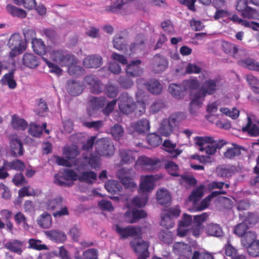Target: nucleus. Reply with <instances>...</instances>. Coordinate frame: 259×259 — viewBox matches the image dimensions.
I'll return each instance as SVG.
<instances>
[{
	"mask_svg": "<svg viewBox=\"0 0 259 259\" xmlns=\"http://www.w3.org/2000/svg\"><path fill=\"white\" fill-rule=\"evenodd\" d=\"M116 175L125 188L131 190L137 188V184L133 180L135 173L132 169L125 167L120 168L117 171Z\"/></svg>",
	"mask_w": 259,
	"mask_h": 259,
	"instance_id": "obj_10",
	"label": "nucleus"
},
{
	"mask_svg": "<svg viewBox=\"0 0 259 259\" xmlns=\"http://www.w3.org/2000/svg\"><path fill=\"white\" fill-rule=\"evenodd\" d=\"M173 250L176 253L187 257L191 254L190 246L182 242L175 243L173 245Z\"/></svg>",
	"mask_w": 259,
	"mask_h": 259,
	"instance_id": "obj_27",
	"label": "nucleus"
},
{
	"mask_svg": "<svg viewBox=\"0 0 259 259\" xmlns=\"http://www.w3.org/2000/svg\"><path fill=\"white\" fill-rule=\"evenodd\" d=\"M10 146L15 155H23V150L22 143L17 138H14L11 140Z\"/></svg>",
	"mask_w": 259,
	"mask_h": 259,
	"instance_id": "obj_48",
	"label": "nucleus"
},
{
	"mask_svg": "<svg viewBox=\"0 0 259 259\" xmlns=\"http://www.w3.org/2000/svg\"><path fill=\"white\" fill-rule=\"evenodd\" d=\"M201 80L206 79L203 81L200 90L196 92L197 94L205 99L207 95L214 94L219 88V81L217 79H208L209 73L204 72L200 76Z\"/></svg>",
	"mask_w": 259,
	"mask_h": 259,
	"instance_id": "obj_5",
	"label": "nucleus"
},
{
	"mask_svg": "<svg viewBox=\"0 0 259 259\" xmlns=\"http://www.w3.org/2000/svg\"><path fill=\"white\" fill-rule=\"evenodd\" d=\"M38 225L42 228L49 229L52 225V218L48 212H44L37 219Z\"/></svg>",
	"mask_w": 259,
	"mask_h": 259,
	"instance_id": "obj_34",
	"label": "nucleus"
},
{
	"mask_svg": "<svg viewBox=\"0 0 259 259\" xmlns=\"http://www.w3.org/2000/svg\"><path fill=\"white\" fill-rule=\"evenodd\" d=\"M240 154V148L236 145L233 144L232 147L227 149L224 152V156L227 159H233Z\"/></svg>",
	"mask_w": 259,
	"mask_h": 259,
	"instance_id": "obj_52",
	"label": "nucleus"
},
{
	"mask_svg": "<svg viewBox=\"0 0 259 259\" xmlns=\"http://www.w3.org/2000/svg\"><path fill=\"white\" fill-rule=\"evenodd\" d=\"M168 91L172 97L178 100L183 99L185 95V92L182 84H170Z\"/></svg>",
	"mask_w": 259,
	"mask_h": 259,
	"instance_id": "obj_25",
	"label": "nucleus"
},
{
	"mask_svg": "<svg viewBox=\"0 0 259 259\" xmlns=\"http://www.w3.org/2000/svg\"><path fill=\"white\" fill-rule=\"evenodd\" d=\"M242 236L241 239L242 244L243 246L246 247L247 249L257 241L256 240V236L255 234L251 231L246 232Z\"/></svg>",
	"mask_w": 259,
	"mask_h": 259,
	"instance_id": "obj_39",
	"label": "nucleus"
},
{
	"mask_svg": "<svg viewBox=\"0 0 259 259\" xmlns=\"http://www.w3.org/2000/svg\"><path fill=\"white\" fill-rule=\"evenodd\" d=\"M121 185L116 181H109L105 185V188L107 191L111 193H116L120 191L121 188Z\"/></svg>",
	"mask_w": 259,
	"mask_h": 259,
	"instance_id": "obj_53",
	"label": "nucleus"
},
{
	"mask_svg": "<svg viewBox=\"0 0 259 259\" xmlns=\"http://www.w3.org/2000/svg\"><path fill=\"white\" fill-rule=\"evenodd\" d=\"M76 180H79V174L70 169H65L60 171L54 177V183L59 186H70Z\"/></svg>",
	"mask_w": 259,
	"mask_h": 259,
	"instance_id": "obj_7",
	"label": "nucleus"
},
{
	"mask_svg": "<svg viewBox=\"0 0 259 259\" xmlns=\"http://www.w3.org/2000/svg\"><path fill=\"white\" fill-rule=\"evenodd\" d=\"M157 199L160 204L164 205L170 201L171 196L167 190L161 189L157 192Z\"/></svg>",
	"mask_w": 259,
	"mask_h": 259,
	"instance_id": "obj_40",
	"label": "nucleus"
},
{
	"mask_svg": "<svg viewBox=\"0 0 259 259\" xmlns=\"http://www.w3.org/2000/svg\"><path fill=\"white\" fill-rule=\"evenodd\" d=\"M23 242L17 239L10 240L5 244V247L9 250L19 255L23 252Z\"/></svg>",
	"mask_w": 259,
	"mask_h": 259,
	"instance_id": "obj_28",
	"label": "nucleus"
},
{
	"mask_svg": "<svg viewBox=\"0 0 259 259\" xmlns=\"http://www.w3.org/2000/svg\"><path fill=\"white\" fill-rule=\"evenodd\" d=\"M47 126L46 123H44L42 126L37 125L34 123H31L29 128V133L33 137H38L42 133L43 129H45Z\"/></svg>",
	"mask_w": 259,
	"mask_h": 259,
	"instance_id": "obj_55",
	"label": "nucleus"
},
{
	"mask_svg": "<svg viewBox=\"0 0 259 259\" xmlns=\"http://www.w3.org/2000/svg\"><path fill=\"white\" fill-rule=\"evenodd\" d=\"M185 118L186 116L184 114L182 113H178L171 115L169 118L166 119L169 121V123L174 127Z\"/></svg>",
	"mask_w": 259,
	"mask_h": 259,
	"instance_id": "obj_62",
	"label": "nucleus"
},
{
	"mask_svg": "<svg viewBox=\"0 0 259 259\" xmlns=\"http://www.w3.org/2000/svg\"><path fill=\"white\" fill-rule=\"evenodd\" d=\"M235 169V167L232 165H221L217 168V172L220 177L228 178L234 174Z\"/></svg>",
	"mask_w": 259,
	"mask_h": 259,
	"instance_id": "obj_36",
	"label": "nucleus"
},
{
	"mask_svg": "<svg viewBox=\"0 0 259 259\" xmlns=\"http://www.w3.org/2000/svg\"><path fill=\"white\" fill-rule=\"evenodd\" d=\"M134 127L137 132L144 133L149 130L150 123L148 119H142L135 123L134 124Z\"/></svg>",
	"mask_w": 259,
	"mask_h": 259,
	"instance_id": "obj_42",
	"label": "nucleus"
},
{
	"mask_svg": "<svg viewBox=\"0 0 259 259\" xmlns=\"http://www.w3.org/2000/svg\"><path fill=\"white\" fill-rule=\"evenodd\" d=\"M31 43L34 52L38 55H46L50 57V52H53L54 51L51 47L46 48L44 42L40 39L34 38Z\"/></svg>",
	"mask_w": 259,
	"mask_h": 259,
	"instance_id": "obj_19",
	"label": "nucleus"
},
{
	"mask_svg": "<svg viewBox=\"0 0 259 259\" xmlns=\"http://www.w3.org/2000/svg\"><path fill=\"white\" fill-rule=\"evenodd\" d=\"M63 153L68 159L57 156L56 160L58 164L68 167L72 165H78L79 164L76 160L70 161L71 159H74L79 154V151L76 146L73 145L65 147L63 150Z\"/></svg>",
	"mask_w": 259,
	"mask_h": 259,
	"instance_id": "obj_4",
	"label": "nucleus"
},
{
	"mask_svg": "<svg viewBox=\"0 0 259 259\" xmlns=\"http://www.w3.org/2000/svg\"><path fill=\"white\" fill-rule=\"evenodd\" d=\"M114 229L120 237L123 239L129 237H140L142 235V229L140 227L128 226L124 227L120 225H116L114 227Z\"/></svg>",
	"mask_w": 259,
	"mask_h": 259,
	"instance_id": "obj_12",
	"label": "nucleus"
},
{
	"mask_svg": "<svg viewBox=\"0 0 259 259\" xmlns=\"http://www.w3.org/2000/svg\"><path fill=\"white\" fill-rule=\"evenodd\" d=\"M160 165V161L158 158H151L145 156L140 157L136 162L137 166H140L145 170H154Z\"/></svg>",
	"mask_w": 259,
	"mask_h": 259,
	"instance_id": "obj_14",
	"label": "nucleus"
},
{
	"mask_svg": "<svg viewBox=\"0 0 259 259\" xmlns=\"http://www.w3.org/2000/svg\"><path fill=\"white\" fill-rule=\"evenodd\" d=\"M144 42V36L139 34L136 37L135 42L127 49L125 44L124 38L120 35H117L113 40V45L115 49L121 51L124 50L127 55L131 56L136 50L143 49Z\"/></svg>",
	"mask_w": 259,
	"mask_h": 259,
	"instance_id": "obj_3",
	"label": "nucleus"
},
{
	"mask_svg": "<svg viewBox=\"0 0 259 259\" xmlns=\"http://www.w3.org/2000/svg\"><path fill=\"white\" fill-rule=\"evenodd\" d=\"M142 97V95L141 93L138 92L136 94L137 104H135V107L134 109V111L135 112L136 115L139 116L143 114L146 111L145 103L140 101L141 98Z\"/></svg>",
	"mask_w": 259,
	"mask_h": 259,
	"instance_id": "obj_45",
	"label": "nucleus"
},
{
	"mask_svg": "<svg viewBox=\"0 0 259 259\" xmlns=\"http://www.w3.org/2000/svg\"><path fill=\"white\" fill-rule=\"evenodd\" d=\"M147 88L152 94L158 95L162 92V85L158 80H152L148 83Z\"/></svg>",
	"mask_w": 259,
	"mask_h": 259,
	"instance_id": "obj_46",
	"label": "nucleus"
},
{
	"mask_svg": "<svg viewBox=\"0 0 259 259\" xmlns=\"http://www.w3.org/2000/svg\"><path fill=\"white\" fill-rule=\"evenodd\" d=\"M11 124L14 128L18 130H23L27 126L26 122L15 115L12 116Z\"/></svg>",
	"mask_w": 259,
	"mask_h": 259,
	"instance_id": "obj_57",
	"label": "nucleus"
},
{
	"mask_svg": "<svg viewBox=\"0 0 259 259\" xmlns=\"http://www.w3.org/2000/svg\"><path fill=\"white\" fill-rule=\"evenodd\" d=\"M227 142L223 140H220L218 141L213 140L212 143H209L204 147L203 152H204L207 155H213L215 153L217 149L221 148Z\"/></svg>",
	"mask_w": 259,
	"mask_h": 259,
	"instance_id": "obj_30",
	"label": "nucleus"
},
{
	"mask_svg": "<svg viewBox=\"0 0 259 259\" xmlns=\"http://www.w3.org/2000/svg\"><path fill=\"white\" fill-rule=\"evenodd\" d=\"M195 144L199 147V150L203 152L204 146L213 142V138L210 136L195 137L194 138Z\"/></svg>",
	"mask_w": 259,
	"mask_h": 259,
	"instance_id": "obj_37",
	"label": "nucleus"
},
{
	"mask_svg": "<svg viewBox=\"0 0 259 259\" xmlns=\"http://www.w3.org/2000/svg\"><path fill=\"white\" fill-rule=\"evenodd\" d=\"M102 64V58L99 56L91 55L87 57L83 60V65L88 68H97Z\"/></svg>",
	"mask_w": 259,
	"mask_h": 259,
	"instance_id": "obj_33",
	"label": "nucleus"
},
{
	"mask_svg": "<svg viewBox=\"0 0 259 259\" xmlns=\"http://www.w3.org/2000/svg\"><path fill=\"white\" fill-rule=\"evenodd\" d=\"M23 63L29 68H34L38 65V61L33 55L25 54L23 56Z\"/></svg>",
	"mask_w": 259,
	"mask_h": 259,
	"instance_id": "obj_43",
	"label": "nucleus"
},
{
	"mask_svg": "<svg viewBox=\"0 0 259 259\" xmlns=\"http://www.w3.org/2000/svg\"><path fill=\"white\" fill-rule=\"evenodd\" d=\"M118 106L121 112L129 114L134 111L135 103L133 99L126 93H123L118 98Z\"/></svg>",
	"mask_w": 259,
	"mask_h": 259,
	"instance_id": "obj_15",
	"label": "nucleus"
},
{
	"mask_svg": "<svg viewBox=\"0 0 259 259\" xmlns=\"http://www.w3.org/2000/svg\"><path fill=\"white\" fill-rule=\"evenodd\" d=\"M156 178L152 175L142 176L140 178L139 193L142 196H137L133 199V203L136 206H144L148 201V195L155 187Z\"/></svg>",
	"mask_w": 259,
	"mask_h": 259,
	"instance_id": "obj_2",
	"label": "nucleus"
},
{
	"mask_svg": "<svg viewBox=\"0 0 259 259\" xmlns=\"http://www.w3.org/2000/svg\"><path fill=\"white\" fill-rule=\"evenodd\" d=\"M100 158L91 155L89 157H84L83 160L78 165V170H83L79 173V181L87 183H92L97 179V175L93 171L85 170L88 166L92 168H96L100 166Z\"/></svg>",
	"mask_w": 259,
	"mask_h": 259,
	"instance_id": "obj_1",
	"label": "nucleus"
},
{
	"mask_svg": "<svg viewBox=\"0 0 259 259\" xmlns=\"http://www.w3.org/2000/svg\"><path fill=\"white\" fill-rule=\"evenodd\" d=\"M106 103L105 98H93L91 99L90 103L88 107V111L90 114H92V111L98 110L102 108Z\"/></svg>",
	"mask_w": 259,
	"mask_h": 259,
	"instance_id": "obj_35",
	"label": "nucleus"
},
{
	"mask_svg": "<svg viewBox=\"0 0 259 259\" xmlns=\"http://www.w3.org/2000/svg\"><path fill=\"white\" fill-rule=\"evenodd\" d=\"M228 18L233 21L235 23H237L241 25L244 26L246 27L251 28L252 29L254 30H259V23L256 22H249L246 20H243L236 15H231L230 13V15L228 16Z\"/></svg>",
	"mask_w": 259,
	"mask_h": 259,
	"instance_id": "obj_31",
	"label": "nucleus"
},
{
	"mask_svg": "<svg viewBox=\"0 0 259 259\" xmlns=\"http://www.w3.org/2000/svg\"><path fill=\"white\" fill-rule=\"evenodd\" d=\"M136 156V152L132 151L123 150L120 152V158L122 164L131 162L134 161Z\"/></svg>",
	"mask_w": 259,
	"mask_h": 259,
	"instance_id": "obj_49",
	"label": "nucleus"
},
{
	"mask_svg": "<svg viewBox=\"0 0 259 259\" xmlns=\"http://www.w3.org/2000/svg\"><path fill=\"white\" fill-rule=\"evenodd\" d=\"M247 119V124L245 127H242V130L247 132L251 136H259V121H255L253 116H248Z\"/></svg>",
	"mask_w": 259,
	"mask_h": 259,
	"instance_id": "obj_21",
	"label": "nucleus"
},
{
	"mask_svg": "<svg viewBox=\"0 0 259 259\" xmlns=\"http://www.w3.org/2000/svg\"><path fill=\"white\" fill-rule=\"evenodd\" d=\"M47 237L56 243H64L67 240L66 234L59 230H51L45 232Z\"/></svg>",
	"mask_w": 259,
	"mask_h": 259,
	"instance_id": "obj_22",
	"label": "nucleus"
},
{
	"mask_svg": "<svg viewBox=\"0 0 259 259\" xmlns=\"http://www.w3.org/2000/svg\"><path fill=\"white\" fill-rule=\"evenodd\" d=\"M5 166L9 169H14L18 171H23L25 167L24 163L20 160H16L10 162H5Z\"/></svg>",
	"mask_w": 259,
	"mask_h": 259,
	"instance_id": "obj_60",
	"label": "nucleus"
},
{
	"mask_svg": "<svg viewBox=\"0 0 259 259\" xmlns=\"http://www.w3.org/2000/svg\"><path fill=\"white\" fill-rule=\"evenodd\" d=\"M111 58L113 61L111 62L109 65V69L114 74H119L121 72V69L117 62L124 65L127 63V60L124 56L115 53L112 54Z\"/></svg>",
	"mask_w": 259,
	"mask_h": 259,
	"instance_id": "obj_18",
	"label": "nucleus"
},
{
	"mask_svg": "<svg viewBox=\"0 0 259 259\" xmlns=\"http://www.w3.org/2000/svg\"><path fill=\"white\" fill-rule=\"evenodd\" d=\"M132 0H117L116 3L114 5H111L106 7V10L108 12L116 13L119 10L121 9L128 2Z\"/></svg>",
	"mask_w": 259,
	"mask_h": 259,
	"instance_id": "obj_59",
	"label": "nucleus"
},
{
	"mask_svg": "<svg viewBox=\"0 0 259 259\" xmlns=\"http://www.w3.org/2000/svg\"><path fill=\"white\" fill-rule=\"evenodd\" d=\"M204 189V186L200 185L193 191L189 196V200L193 202V205H195L196 201L203 195Z\"/></svg>",
	"mask_w": 259,
	"mask_h": 259,
	"instance_id": "obj_47",
	"label": "nucleus"
},
{
	"mask_svg": "<svg viewBox=\"0 0 259 259\" xmlns=\"http://www.w3.org/2000/svg\"><path fill=\"white\" fill-rule=\"evenodd\" d=\"M50 58L61 66H66L68 67L76 60L74 56L58 50L50 52Z\"/></svg>",
	"mask_w": 259,
	"mask_h": 259,
	"instance_id": "obj_11",
	"label": "nucleus"
},
{
	"mask_svg": "<svg viewBox=\"0 0 259 259\" xmlns=\"http://www.w3.org/2000/svg\"><path fill=\"white\" fill-rule=\"evenodd\" d=\"M180 212V207L178 206L164 211L162 214L161 225L166 228L173 227L175 225L173 218L179 216Z\"/></svg>",
	"mask_w": 259,
	"mask_h": 259,
	"instance_id": "obj_13",
	"label": "nucleus"
},
{
	"mask_svg": "<svg viewBox=\"0 0 259 259\" xmlns=\"http://www.w3.org/2000/svg\"><path fill=\"white\" fill-rule=\"evenodd\" d=\"M127 205L129 210H128L124 214V219L127 222L133 223L137 220L146 217V213L144 210H139L137 209L131 210L133 207H137V206H136L133 204V200L131 202L128 203ZM138 207H140L138 206Z\"/></svg>",
	"mask_w": 259,
	"mask_h": 259,
	"instance_id": "obj_16",
	"label": "nucleus"
},
{
	"mask_svg": "<svg viewBox=\"0 0 259 259\" xmlns=\"http://www.w3.org/2000/svg\"><path fill=\"white\" fill-rule=\"evenodd\" d=\"M225 193V192L223 191L212 192L209 195L204 198L201 202L199 206H197V204L196 203V205H194V208L190 209V211H200L205 209L209 205L210 201L212 198L217 196L220 194H224Z\"/></svg>",
	"mask_w": 259,
	"mask_h": 259,
	"instance_id": "obj_26",
	"label": "nucleus"
},
{
	"mask_svg": "<svg viewBox=\"0 0 259 259\" xmlns=\"http://www.w3.org/2000/svg\"><path fill=\"white\" fill-rule=\"evenodd\" d=\"M206 231L208 235L216 237L222 236L223 234L222 228L217 224L208 225Z\"/></svg>",
	"mask_w": 259,
	"mask_h": 259,
	"instance_id": "obj_51",
	"label": "nucleus"
},
{
	"mask_svg": "<svg viewBox=\"0 0 259 259\" xmlns=\"http://www.w3.org/2000/svg\"><path fill=\"white\" fill-rule=\"evenodd\" d=\"M190 98L189 112L192 115H196L199 113L204 101V98L193 92L190 93Z\"/></svg>",
	"mask_w": 259,
	"mask_h": 259,
	"instance_id": "obj_17",
	"label": "nucleus"
},
{
	"mask_svg": "<svg viewBox=\"0 0 259 259\" xmlns=\"http://www.w3.org/2000/svg\"><path fill=\"white\" fill-rule=\"evenodd\" d=\"M83 85L88 87L93 93H99L103 89V85L94 76H87L84 79Z\"/></svg>",
	"mask_w": 259,
	"mask_h": 259,
	"instance_id": "obj_20",
	"label": "nucleus"
},
{
	"mask_svg": "<svg viewBox=\"0 0 259 259\" xmlns=\"http://www.w3.org/2000/svg\"><path fill=\"white\" fill-rule=\"evenodd\" d=\"M163 145L166 148V150L170 153L174 157L179 155L182 152L180 149H175L176 144L171 143L169 141H165Z\"/></svg>",
	"mask_w": 259,
	"mask_h": 259,
	"instance_id": "obj_50",
	"label": "nucleus"
},
{
	"mask_svg": "<svg viewBox=\"0 0 259 259\" xmlns=\"http://www.w3.org/2000/svg\"><path fill=\"white\" fill-rule=\"evenodd\" d=\"M168 64V61L164 57L155 56L154 59L153 70L156 73L163 72L167 68Z\"/></svg>",
	"mask_w": 259,
	"mask_h": 259,
	"instance_id": "obj_29",
	"label": "nucleus"
},
{
	"mask_svg": "<svg viewBox=\"0 0 259 259\" xmlns=\"http://www.w3.org/2000/svg\"><path fill=\"white\" fill-rule=\"evenodd\" d=\"M28 248L37 250H48V247L45 244H41V241L34 239H30L28 240Z\"/></svg>",
	"mask_w": 259,
	"mask_h": 259,
	"instance_id": "obj_61",
	"label": "nucleus"
},
{
	"mask_svg": "<svg viewBox=\"0 0 259 259\" xmlns=\"http://www.w3.org/2000/svg\"><path fill=\"white\" fill-rule=\"evenodd\" d=\"M130 245L138 256V259H147L149 256L148 249L150 242L148 241L141 238H135L130 241Z\"/></svg>",
	"mask_w": 259,
	"mask_h": 259,
	"instance_id": "obj_8",
	"label": "nucleus"
},
{
	"mask_svg": "<svg viewBox=\"0 0 259 259\" xmlns=\"http://www.w3.org/2000/svg\"><path fill=\"white\" fill-rule=\"evenodd\" d=\"M8 46L11 49L10 56L14 58L21 54L26 48V42L18 33H14L8 40Z\"/></svg>",
	"mask_w": 259,
	"mask_h": 259,
	"instance_id": "obj_6",
	"label": "nucleus"
},
{
	"mask_svg": "<svg viewBox=\"0 0 259 259\" xmlns=\"http://www.w3.org/2000/svg\"><path fill=\"white\" fill-rule=\"evenodd\" d=\"M240 64L250 69L259 71V62H255L251 59H246L240 61Z\"/></svg>",
	"mask_w": 259,
	"mask_h": 259,
	"instance_id": "obj_58",
	"label": "nucleus"
},
{
	"mask_svg": "<svg viewBox=\"0 0 259 259\" xmlns=\"http://www.w3.org/2000/svg\"><path fill=\"white\" fill-rule=\"evenodd\" d=\"M110 133L115 140H119L123 136V129L119 124H115L110 130Z\"/></svg>",
	"mask_w": 259,
	"mask_h": 259,
	"instance_id": "obj_63",
	"label": "nucleus"
},
{
	"mask_svg": "<svg viewBox=\"0 0 259 259\" xmlns=\"http://www.w3.org/2000/svg\"><path fill=\"white\" fill-rule=\"evenodd\" d=\"M95 157L110 156L114 153L113 143L107 138H102L97 141L96 144Z\"/></svg>",
	"mask_w": 259,
	"mask_h": 259,
	"instance_id": "obj_9",
	"label": "nucleus"
},
{
	"mask_svg": "<svg viewBox=\"0 0 259 259\" xmlns=\"http://www.w3.org/2000/svg\"><path fill=\"white\" fill-rule=\"evenodd\" d=\"M224 249L226 255L230 257L231 259H246L245 255L238 254L237 250L229 241L225 245Z\"/></svg>",
	"mask_w": 259,
	"mask_h": 259,
	"instance_id": "obj_32",
	"label": "nucleus"
},
{
	"mask_svg": "<svg viewBox=\"0 0 259 259\" xmlns=\"http://www.w3.org/2000/svg\"><path fill=\"white\" fill-rule=\"evenodd\" d=\"M2 83L8 85L9 88L13 89L16 87V82L14 78L13 72H9L5 74L1 80Z\"/></svg>",
	"mask_w": 259,
	"mask_h": 259,
	"instance_id": "obj_54",
	"label": "nucleus"
},
{
	"mask_svg": "<svg viewBox=\"0 0 259 259\" xmlns=\"http://www.w3.org/2000/svg\"><path fill=\"white\" fill-rule=\"evenodd\" d=\"M68 88L70 93L73 96L79 95L82 91V86L78 82L75 81L68 82Z\"/></svg>",
	"mask_w": 259,
	"mask_h": 259,
	"instance_id": "obj_56",
	"label": "nucleus"
},
{
	"mask_svg": "<svg viewBox=\"0 0 259 259\" xmlns=\"http://www.w3.org/2000/svg\"><path fill=\"white\" fill-rule=\"evenodd\" d=\"M6 10L13 17L24 18L26 16V12L24 10L11 4H8L7 5Z\"/></svg>",
	"mask_w": 259,
	"mask_h": 259,
	"instance_id": "obj_38",
	"label": "nucleus"
},
{
	"mask_svg": "<svg viewBox=\"0 0 259 259\" xmlns=\"http://www.w3.org/2000/svg\"><path fill=\"white\" fill-rule=\"evenodd\" d=\"M173 127L166 119H163L160 123L158 132L163 136H168L172 133Z\"/></svg>",
	"mask_w": 259,
	"mask_h": 259,
	"instance_id": "obj_41",
	"label": "nucleus"
},
{
	"mask_svg": "<svg viewBox=\"0 0 259 259\" xmlns=\"http://www.w3.org/2000/svg\"><path fill=\"white\" fill-rule=\"evenodd\" d=\"M222 47L226 53L233 56L235 58H238V54L240 55L241 53L244 55L246 53L245 50L243 49L238 50L236 45L226 41H223Z\"/></svg>",
	"mask_w": 259,
	"mask_h": 259,
	"instance_id": "obj_23",
	"label": "nucleus"
},
{
	"mask_svg": "<svg viewBox=\"0 0 259 259\" xmlns=\"http://www.w3.org/2000/svg\"><path fill=\"white\" fill-rule=\"evenodd\" d=\"M191 259H214L213 255L205 250L196 251Z\"/></svg>",
	"mask_w": 259,
	"mask_h": 259,
	"instance_id": "obj_64",
	"label": "nucleus"
},
{
	"mask_svg": "<svg viewBox=\"0 0 259 259\" xmlns=\"http://www.w3.org/2000/svg\"><path fill=\"white\" fill-rule=\"evenodd\" d=\"M141 64V61L140 60L137 59L132 61L126 66V74L132 76L140 75L142 73V69L140 66Z\"/></svg>",
	"mask_w": 259,
	"mask_h": 259,
	"instance_id": "obj_24",
	"label": "nucleus"
},
{
	"mask_svg": "<svg viewBox=\"0 0 259 259\" xmlns=\"http://www.w3.org/2000/svg\"><path fill=\"white\" fill-rule=\"evenodd\" d=\"M182 84L185 92L187 91H192L196 90L199 87V81L194 78H190L183 81Z\"/></svg>",
	"mask_w": 259,
	"mask_h": 259,
	"instance_id": "obj_44",
	"label": "nucleus"
}]
</instances>
